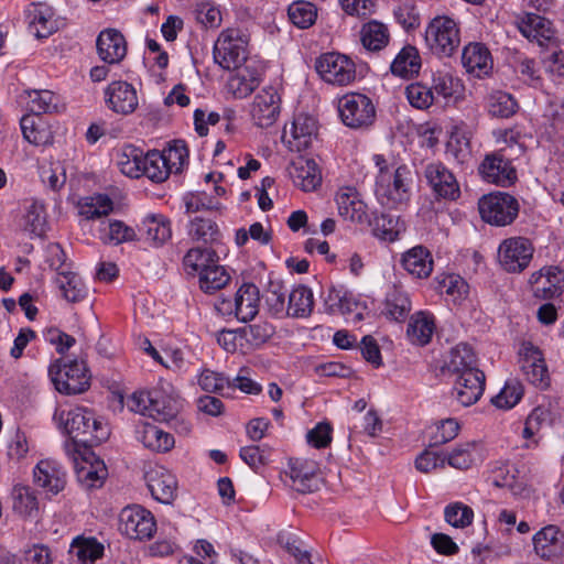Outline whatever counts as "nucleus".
<instances>
[{
	"label": "nucleus",
	"mask_w": 564,
	"mask_h": 564,
	"mask_svg": "<svg viewBox=\"0 0 564 564\" xmlns=\"http://www.w3.org/2000/svg\"><path fill=\"white\" fill-rule=\"evenodd\" d=\"M142 165L143 154L133 148H130L129 152L124 151L118 161L121 173L132 178L142 176Z\"/></svg>",
	"instance_id": "338daca9"
},
{
	"label": "nucleus",
	"mask_w": 564,
	"mask_h": 564,
	"mask_svg": "<svg viewBox=\"0 0 564 564\" xmlns=\"http://www.w3.org/2000/svg\"><path fill=\"white\" fill-rule=\"evenodd\" d=\"M454 390L462 405L469 406L476 403L485 390V373L481 370H474L455 377Z\"/></svg>",
	"instance_id": "412c9836"
},
{
	"label": "nucleus",
	"mask_w": 564,
	"mask_h": 564,
	"mask_svg": "<svg viewBox=\"0 0 564 564\" xmlns=\"http://www.w3.org/2000/svg\"><path fill=\"white\" fill-rule=\"evenodd\" d=\"M370 224L373 236L389 242L397 240L400 232L404 230L403 224L399 221V218L390 214L376 216Z\"/></svg>",
	"instance_id": "09e8293b"
},
{
	"label": "nucleus",
	"mask_w": 564,
	"mask_h": 564,
	"mask_svg": "<svg viewBox=\"0 0 564 564\" xmlns=\"http://www.w3.org/2000/svg\"><path fill=\"white\" fill-rule=\"evenodd\" d=\"M218 256L215 250L210 248H192L183 258V265L187 274L204 273L205 269H209L212 264L218 262Z\"/></svg>",
	"instance_id": "58836bf2"
},
{
	"label": "nucleus",
	"mask_w": 564,
	"mask_h": 564,
	"mask_svg": "<svg viewBox=\"0 0 564 564\" xmlns=\"http://www.w3.org/2000/svg\"><path fill=\"white\" fill-rule=\"evenodd\" d=\"M145 240L155 247L164 245L172 237L171 220L162 214H150L144 217L139 228Z\"/></svg>",
	"instance_id": "2f4dec72"
},
{
	"label": "nucleus",
	"mask_w": 564,
	"mask_h": 564,
	"mask_svg": "<svg viewBox=\"0 0 564 564\" xmlns=\"http://www.w3.org/2000/svg\"><path fill=\"white\" fill-rule=\"evenodd\" d=\"M533 252L534 247L528 238H507L499 245L498 262L505 271L520 273L529 267Z\"/></svg>",
	"instance_id": "1a4fd4ad"
},
{
	"label": "nucleus",
	"mask_w": 564,
	"mask_h": 564,
	"mask_svg": "<svg viewBox=\"0 0 564 564\" xmlns=\"http://www.w3.org/2000/svg\"><path fill=\"white\" fill-rule=\"evenodd\" d=\"M232 70L227 87L236 98H246L259 86L261 78L257 66L243 64Z\"/></svg>",
	"instance_id": "bb28decb"
},
{
	"label": "nucleus",
	"mask_w": 564,
	"mask_h": 564,
	"mask_svg": "<svg viewBox=\"0 0 564 564\" xmlns=\"http://www.w3.org/2000/svg\"><path fill=\"white\" fill-rule=\"evenodd\" d=\"M33 478L48 496H56L66 485V473L51 460H41L34 468Z\"/></svg>",
	"instance_id": "b1692460"
},
{
	"label": "nucleus",
	"mask_w": 564,
	"mask_h": 564,
	"mask_svg": "<svg viewBox=\"0 0 564 564\" xmlns=\"http://www.w3.org/2000/svg\"><path fill=\"white\" fill-rule=\"evenodd\" d=\"M421 68V57L416 47L404 46L391 63V73L402 78L417 75Z\"/></svg>",
	"instance_id": "e433bc0d"
},
{
	"label": "nucleus",
	"mask_w": 564,
	"mask_h": 564,
	"mask_svg": "<svg viewBox=\"0 0 564 564\" xmlns=\"http://www.w3.org/2000/svg\"><path fill=\"white\" fill-rule=\"evenodd\" d=\"M127 405L133 412L149 415L156 421L170 422L177 419L183 408V400L172 390L156 388L132 393Z\"/></svg>",
	"instance_id": "f03ea898"
},
{
	"label": "nucleus",
	"mask_w": 564,
	"mask_h": 564,
	"mask_svg": "<svg viewBox=\"0 0 564 564\" xmlns=\"http://www.w3.org/2000/svg\"><path fill=\"white\" fill-rule=\"evenodd\" d=\"M55 389L64 394L85 392L90 386V375L85 361L70 360L52 365L48 369Z\"/></svg>",
	"instance_id": "39448f33"
},
{
	"label": "nucleus",
	"mask_w": 564,
	"mask_h": 564,
	"mask_svg": "<svg viewBox=\"0 0 564 564\" xmlns=\"http://www.w3.org/2000/svg\"><path fill=\"white\" fill-rule=\"evenodd\" d=\"M486 108L491 117L510 118L518 110V102L508 93L495 90L486 97Z\"/></svg>",
	"instance_id": "79ce46f5"
},
{
	"label": "nucleus",
	"mask_w": 564,
	"mask_h": 564,
	"mask_svg": "<svg viewBox=\"0 0 564 564\" xmlns=\"http://www.w3.org/2000/svg\"><path fill=\"white\" fill-rule=\"evenodd\" d=\"M522 395V384L518 380L511 379L506 382L500 393L492 399V403L500 409H511L521 400Z\"/></svg>",
	"instance_id": "052dcab7"
},
{
	"label": "nucleus",
	"mask_w": 564,
	"mask_h": 564,
	"mask_svg": "<svg viewBox=\"0 0 564 564\" xmlns=\"http://www.w3.org/2000/svg\"><path fill=\"white\" fill-rule=\"evenodd\" d=\"M147 485L152 497L162 502L171 503L177 490L175 476L164 467H155L145 474Z\"/></svg>",
	"instance_id": "aec40b11"
},
{
	"label": "nucleus",
	"mask_w": 564,
	"mask_h": 564,
	"mask_svg": "<svg viewBox=\"0 0 564 564\" xmlns=\"http://www.w3.org/2000/svg\"><path fill=\"white\" fill-rule=\"evenodd\" d=\"M360 40L367 50L380 51L389 42L388 28L379 21H369L361 28Z\"/></svg>",
	"instance_id": "c03bdc74"
},
{
	"label": "nucleus",
	"mask_w": 564,
	"mask_h": 564,
	"mask_svg": "<svg viewBox=\"0 0 564 564\" xmlns=\"http://www.w3.org/2000/svg\"><path fill=\"white\" fill-rule=\"evenodd\" d=\"M260 293L253 283H243L235 296V315L243 323L256 317L259 312Z\"/></svg>",
	"instance_id": "c85d7f7f"
},
{
	"label": "nucleus",
	"mask_w": 564,
	"mask_h": 564,
	"mask_svg": "<svg viewBox=\"0 0 564 564\" xmlns=\"http://www.w3.org/2000/svg\"><path fill=\"white\" fill-rule=\"evenodd\" d=\"M434 328L432 316L424 312H417L410 318L406 336L412 344L424 346L430 343Z\"/></svg>",
	"instance_id": "4c0bfd02"
},
{
	"label": "nucleus",
	"mask_w": 564,
	"mask_h": 564,
	"mask_svg": "<svg viewBox=\"0 0 564 564\" xmlns=\"http://www.w3.org/2000/svg\"><path fill=\"white\" fill-rule=\"evenodd\" d=\"M120 523L122 532L130 539L149 540L156 531L153 514L139 505L123 508L120 512Z\"/></svg>",
	"instance_id": "9b49d317"
},
{
	"label": "nucleus",
	"mask_w": 564,
	"mask_h": 564,
	"mask_svg": "<svg viewBox=\"0 0 564 564\" xmlns=\"http://www.w3.org/2000/svg\"><path fill=\"white\" fill-rule=\"evenodd\" d=\"M230 280L227 270L218 264H212L209 269H205L204 273L198 276L199 288L203 292L213 294L225 288Z\"/></svg>",
	"instance_id": "3c124183"
},
{
	"label": "nucleus",
	"mask_w": 564,
	"mask_h": 564,
	"mask_svg": "<svg viewBox=\"0 0 564 564\" xmlns=\"http://www.w3.org/2000/svg\"><path fill=\"white\" fill-rule=\"evenodd\" d=\"M481 219L503 227L512 224L519 214L518 200L508 193L496 192L482 196L478 203Z\"/></svg>",
	"instance_id": "423d86ee"
},
{
	"label": "nucleus",
	"mask_w": 564,
	"mask_h": 564,
	"mask_svg": "<svg viewBox=\"0 0 564 564\" xmlns=\"http://www.w3.org/2000/svg\"><path fill=\"white\" fill-rule=\"evenodd\" d=\"M444 369L453 377L466 375L468 371L480 370L473 348L467 344H458L449 351Z\"/></svg>",
	"instance_id": "cd10ccee"
},
{
	"label": "nucleus",
	"mask_w": 564,
	"mask_h": 564,
	"mask_svg": "<svg viewBox=\"0 0 564 564\" xmlns=\"http://www.w3.org/2000/svg\"><path fill=\"white\" fill-rule=\"evenodd\" d=\"M164 158L165 165L171 170V173H180L188 158V150L184 141H174V143L163 152H160Z\"/></svg>",
	"instance_id": "e2e57ef3"
},
{
	"label": "nucleus",
	"mask_w": 564,
	"mask_h": 564,
	"mask_svg": "<svg viewBox=\"0 0 564 564\" xmlns=\"http://www.w3.org/2000/svg\"><path fill=\"white\" fill-rule=\"evenodd\" d=\"M412 183V171L402 164L392 173L383 172L381 175H377L375 194L381 205L388 208H398L410 200Z\"/></svg>",
	"instance_id": "7ed1b4c3"
},
{
	"label": "nucleus",
	"mask_w": 564,
	"mask_h": 564,
	"mask_svg": "<svg viewBox=\"0 0 564 564\" xmlns=\"http://www.w3.org/2000/svg\"><path fill=\"white\" fill-rule=\"evenodd\" d=\"M530 283L535 297L555 299L564 292V270L558 267H544L531 274Z\"/></svg>",
	"instance_id": "dca6fc26"
},
{
	"label": "nucleus",
	"mask_w": 564,
	"mask_h": 564,
	"mask_svg": "<svg viewBox=\"0 0 564 564\" xmlns=\"http://www.w3.org/2000/svg\"><path fill=\"white\" fill-rule=\"evenodd\" d=\"M98 56L108 64H118L127 54L123 35L116 29L101 31L96 41Z\"/></svg>",
	"instance_id": "5701e85b"
},
{
	"label": "nucleus",
	"mask_w": 564,
	"mask_h": 564,
	"mask_svg": "<svg viewBox=\"0 0 564 564\" xmlns=\"http://www.w3.org/2000/svg\"><path fill=\"white\" fill-rule=\"evenodd\" d=\"M425 43L433 54L440 57L452 56L460 44L457 22L446 15L433 18L425 30Z\"/></svg>",
	"instance_id": "20e7f679"
},
{
	"label": "nucleus",
	"mask_w": 564,
	"mask_h": 564,
	"mask_svg": "<svg viewBox=\"0 0 564 564\" xmlns=\"http://www.w3.org/2000/svg\"><path fill=\"white\" fill-rule=\"evenodd\" d=\"M171 174V170L166 167L164 158L159 151L149 152L143 156L142 175L149 180L161 183Z\"/></svg>",
	"instance_id": "864d4df0"
},
{
	"label": "nucleus",
	"mask_w": 564,
	"mask_h": 564,
	"mask_svg": "<svg viewBox=\"0 0 564 564\" xmlns=\"http://www.w3.org/2000/svg\"><path fill=\"white\" fill-rule=\"evenodd\" d=\"M281 99L275 88H263L254 97L251 106V117L260 128L271 127L280 115Z\"/></svg>",
	"instance_id": "2eb2a0df"
},
{
	"label": "nucleus",
	"mask_w": 564,
	"mask_h": 564,
	"mask_svg": "<svg viewBox=\"0 0 564 564\" xmlns=\"http://www.w3.org/2000/svg\"><path fill=\"white\" fill-rule=\"evenodd\" d=\"M289 477L291 487L301 494L312 492L317 488L314 467L300 460L290 463Z\"/></svg>",
	"instance_id": "ea45409f"
},
{
	"label": "nucleus",
	"mask_w": 564,
	"mask_h": 564,
	"mask_svg": "<svg viewBox=\"0 0 564 564\" xmlns=\"http://www.w3.org/2000/svg\"><path fill=\"white\" fill-rule=\"evenodd\" d=\"M314 307V296L310 288L297 285L289 293L286 316L293 318L308 317Z\"/></svg>",
	"instance_id": "f704fd0d"
},
{
	"label": "nucleus",
	"mask_w": 564,
	"mask_h": 564,
	"mask_svg": "<svg viewBox=\"0 0 564 564\" xmlns=\"http://www.w3.org/2000/svg\"><path fill=\"white\" fill-rule=\"evenodd\" d=\"M534 550L543 558L557 556L564 545V534L556 525L541 529L533 538Z\"/></svg>",
	"instance_id": "7c9ffc66"
},
{
	"label": "nucleus",
	"mask_w": 564,
	"mask_h": 564,
	"mask_svg": "<svg viewBox=\"0 0 564 564\" xmlns=\"http://www.w3.org/2000/svg\"><path fill=\"white\" fill-rule=\"evenodd\" d=\"M340 216L355 223L368 220L367 206L358 198V194L351 187L338 192L336 196Z\"/></svg>",
	"instance_id": "473e14b6"
},
{
	"label": "nucleus",
	"mask_w": 564,
	"mask_h": 564,
	"mask_svg": "<svg viewBox=\"0 0 564 564\" xmlns=\"http://www.w3.org/2000/svg\"><path fill=\"white\" fill-rule=\"evenodd\" d=\"M29 105L32 116L57 111V97L50 90L29 91Z\"/></svg>",
	"instance_id": "4d7b16f0"
},
{
	"label": "nucleus",
	"mask_w": 564,
	"mask_h": 564,
	"mask_svg": "<svg viewBox=\"0 0 564 564\" xmlns=\"http://www.w3.org/2000/svg\"><path fill=\"white\" fill-rule=\"evenodd\" d=\"M29 25L37 39H46L57 29L53 9L43 3L32 4L28 11Z\"/></svg>",
	"instance_id": "c756f323"
},
{
	"label": "nucleus",
	"mask_w": 564,
	"mask_h": 564,
	"mask_svg": "<svg viewBox=\"0 0 564 564\" xmlns=\"http://www.w3.org/2000/svg\"><path fill=\"white\" fill-rule=\"evenodd\" d=\"M519 30L527 39L543 44V41L551 40L554 35L552 23L538 14L528 13L520 22Z\"/></svg>",
	"instance_id": "c9c22d12"
},
{
	"label": "nucleus",
	"mask_w": 564,
	"mask_h": 564,
	"mask_svg": "<svg viewBox=\"0 0 564 564\" xmlns=\"http://www.w3.org/2000/svg\"><path fill=\"white\" fill-rule=\"evenodd\" d=\"M74 469L79 482L87 488L101 487L108 476L105 463L93 452L85 448L83 453H70Z\"/></svg>",
	"instance_id": "f8f14e48"
},
{
	"label": "nucleus",
	"mask_w": 564,
	"mask_h": 564,
	"mask_svg": "<svg viewBox=\"0 0 564 564\" xmlns=\"http://www.w3.org/2000/svg\"><path fill=\"white\" fill-rule=\"evenodd\" d=\"M319 76L329 84L345 86L355 80V63L346 55L339 53L323 54L315 65Z\"/></svg>",
	"instance_id": "9d476101"
},
{
	"label": "nucleus",
	"mask_w": 564,
	"mask_h": 564,
	"mask_svg": "<svg viewBox=\"0 0 564 564\" xmlns=\"http://www.w3.org/2000/svg\"><path fill=\"white\" fill-rule=\"evenodd\" d=\"M26 229L32 234L41 237L44 235L46 229V215L43 204L33 200L26 207L25 214Z\"/></svg>",
	"instance_id": "69168bd1"
},
{
	"label": "nucleus",
	"mask_w": 564,
	"mask_h": 564,
	"mask_svg": "<svg viewBox=\"0 0 564 564\" xmlns=\"http://www.w3.org/2000/svg\"><path fill=\"white\" fill-rule=\"evenodd\" d=\"M478 171L485 181L501 186L510 185L517 180V173L510 160L505 159L500 152L487 154Z\"/></svg>",
	"instance_id": "f3484780"
},
{
	"label": "nucleus",
	"mask_w": 564,
	"mask_h": 564,
	"mask_svg": "<svg viewBox=\"0 0 564 564\" xmlns=\"http://www.w3.org/2000/svg\"><path fill=\"white\" fill-rule=\"evenodd\" d=\"M54 420L63 425L64 431L70 436V442L65 443L68 455L78 453V445L89 448L99 445L110 435L108 423L84 408H76L68 412L56 411Z\"/></svg>",
	"instance_id": "f257e3e1"
},
{
	"label": "nucleus",
	"mask_w": 564,
	"mask_h": 564,
	"mask_svg": "<svg viewBox=\"0 0 564 564\" xmlns=\"http://www.w3.org/2000/svg\"><path fill=\"white\" fill-rule=\"evenodd\" d=\"M317 134V122L307 113L295 116L290 130L284 129L282 139L291 150L301 151L310 147Z\"/></svg>",
	"instance_id": "6ab92c4d"
},
{
	"label": "nucleus",
	"mask_w": 564,
	"mask_h": 564,
	"mask_svg": "<svg viewBox=\"0 0 564 564\" xmlns=\"http://www.w3.org/2000/svg\"><path fill=\"white\" fill-rule=\"evenodd\" d=\"M69 553L83 563H93L102 556L104 545L95 538L77 536L70 544Z\"/></svg>",
	"instance_id": "49530a36"
},
{
	"label": "nucleus",
	"mask_w": 564,
	"mask_h": 564,
	"mask_svg": "<svg viewBox=\"0 0 564 564\" xmlns=\"http://www.w3.org/2000/svg\"><path fill=\"white\" fill-rule=\"evenodd\" d=\"M492 485L498 488H508L513 496H520L525 491L527 482L519 475L514 465H503L497 468L492 475Z\"/></svg>",
	"instance_id": "a19ab883"
},
{
	"label": "nucleus",
	"mask_w": 564,
	"mask_h": 564,
	"mask_svg": "<svg viewBox=\"0 0 564 564\" xmlns=\"http://www.w3.org/2000/svg\"><path fill=\"white\" fill-rule=\"evenodd\" d=\"M424 176L437 197L454 200L459 196L458 183L444 164L429 163L424 169Z\"/></svg>",
	"instance_id": "a211bd4d"
},
{
	"label": "nucleus",
	"mask_w": 564,
	"mask_h": 564,
	"mask_svg": "<svg viewBox=\"0 0 564 564\" xmlns=\"http://www.w3.org/2000/svg\"><path fill=\"white\" fill-rule=\"evenodd\" d=\"M63 296L72 303L83 301L88 294V288L83 282L82 278L73 272L64 273L56 280Z\"/></svg>",
	"instance_id": "8fccbe9b"
},
{
	"label": "nucleus",
	"mask_w": 564,
	"mask_h": 564,
	"mask_svg": "<svg viewBox=\"0 0 564 564\" xmlns=\"http://www.w3.org/2000/svg\"><path fill=\"white\" fill-rule=\"evenodd\" d=\"M291 22L300 29L312 26L317 18L315 6L307 1L293 2L288 10Z\"/></svg>",
	"instance_id": "6e6d98bb"
},
{
	"label": "nucleus",
	"mask_w": 564,
	"mask_h": 564,
	"mask_svg": "<svg viewBox=\"0 0 564 564\" xmlns=\"http://www.w3.org/2000/svg\"><path fill=\"white\" fill-rule=\"evenodd\" d=\"M105 102L111 111L129 116L137 110L139 98L133 85L126 80H115L105 89Z\"/></svg>",
	"instance_id": "4468645a"
},
{
	"label": "nucleus",
	"mask_w": 564,
	"mask_h": 564,
	"mask_svg": "<svg viewBox=\"0 0 564 564\" xmlns=\"http://www.w3.org/2000/svg\"><path fill=\"white\" fill-rule=\"evenodd\" d=\"M246 44L239 29L224 30L214 45L215 62L224 69L242 66L247 59Z\"/></svg>",
	"instance_id": "6e6552de"
},
{
	"label": "nucleus",
	"mask_w": 564,
	"mask_h": 564,
	"mask_svg": "<svg viewBox=\"0 0 564 564\" xmlns=\"http://www.w3.org/2000/svg\"><path fill=\"white\" fill-rule=\"evenodd\" d=\"M24 139L34 145H46L52 141L51 131L42 127V118L39 116L25 115L20 121Z\"/></svg>",
	"instance_id": "37998d69"
},
{
	"label": "nucleus",
	"mask_w": 564,
	"mask_h": 564,
	"mask_svg": "<svg viewBox=\"0 0 564 564\" xmlns=\"http://www.w3.org/2000/svg\"><path fill=\"white\" fill-rule=\"evenodd\" d=\"M288 290L279 282H271L265 293V304L274 316H286L285 295Z\"/></svg>",
	"instance_id": "680f3d73"
},
{
	"label": "nucleus",
	"mask_w": 564,
	"mask_h": 564,
	"mask_svg": "<svg viewBox=\"0 0 564 564\" xmlns=\"http://www.w3.org/2000/svg\"><path fill=\"white\" fill-rule=\"evenodd\" d=\"M135 438L152 452L165 453L174 446L172 434L144 420L135 424Z\"/></svg>",
	"instance_id": "393cba45"
},
{
	"label": "nucleus",
	"mask_w": 564,
	"mask_h": 564,
	"mask_svg": "<svg viewBox=\"0 0 564 564\" xmlns=\"http://www.w3.org/2000/svg\"><path fill=\"white\" fill-rule=\"evenodd\" d=\"M187 231L193 240L203 241L205 243L215 241L218 236L216 223L200 217H196L189 223Z\"/></svg>",
	"instance_id": "13d9d810"
},
{
	"label": "nucleus",
	"mask_w": 564,
	"mask_h": 564,
	"mask_svg": "<svg viewBox=\"0 0 564 564\" xmlns=\"http://www.w3.org/2000/svg\"><path fill=\"white\" fill-rule=\"evenodd\" d=\"M462 63L467 73L481 78L492 69L489 50L481 43H469L463 50Z\"/></svg>",
	"instance_id": "a878e982"
},
{
	"label": "nucleus",
	"mask_w": 564,
	"mask_h": 564,
	"mask_svg": "<svg viewBox=\"0 0 564 564\" xmlns=\"http://www.w3.org/2000/svg\"><path fill=\"white\" fill-rule=\"evenodd\" d=\"M519 356L527 380L541 389L549 387L550 376L541 350L531 343H523Z\"/></svg>",
	"instance_id": "ddd939ff"
},
{
	"label": "nucleus",
	"mask_w": 564,
	"mask_h": 564,
	"mask_svg": "<svg viewBox=\"0 0 564 564\" xmlns=\"http://www.w3.org/2000/svg\"><path fill=\"white\" fill-rule=\"evenodd\" d=\"M338 112L343 123L351 129L370 127L376 109L370 98L361 94H348L339 99Z\"/></svg>",
	"instance_id": "0eeeda50"
},
{
	"label": "nucleus",
	"mask_w": 564,
	"mask_h": 564,
	"mask_svg": "<svg viewBox=\"0 0 564 564\" xmlns=\"http://www.w3.org/2000/svg\"><path fill=\"white\" fill-rule=\"evenodd\" d=\"M410 311L411 301L405 292L393 289L387 294L383 313L388 318L395 322H403Z\"/></svg>",
	"instance_id": "a18cd8bd"
},
{
	"label": "nucleus",
	"mask_w": 564,
	"mask_h": 564,
	"mask_svg": "<svg viewBox=\"0 0 564 564\" xmlns=\"http://www.w3.org/2000/svg\"><path fill=\"white\" fill-rule=\"evenodd\" d=\"M79 214L86 219H98L108 216L113 209V203L107 195L86 197L79 203Z\"/></svg>",
	"instance_id": "603ef678"
},
{
	"label": "nucleus",
	"mask_w": 564,
	"mask_h": 564,
	"mask_svg": "<svg viewBox=\"0 0 564 564\" xmlns=\"http://www.w3.org/2000/svg\"><path fill=\"white\" fill-rule=\"evenodd\" d=\"M100 238L106 243L117 246L126 241H133L135 239V231L124 223L113 220L100 229Z\"/></svg>",
	"instance_id": "5fc2aeb1"
},
{
	"label": "nucleus",
	"mask_w": 564,
	"mask_h": 564,
	"mask_svg": "<svg viewBox=\"0 0 564 564\" xmlns=\"http://www.w3.org/2000/svg\"><path fill=\"white\" fill-rule=\"evenodd\" d=\"M476 443H465L458 445L449 455L446 462L449 466L457 469H467L475 462Z\"/></svg>",
	"instance_id": "774afa93"
},
{
	"label": "nucleus",
	"mask_w": 564,
	"mask_h": 564,
	"mask_svg": "<svg viewBox=\"0 0 564 564\" xmlns=\"http://www.w3.org/2000/svg\"><path fill=\"white\" fill-rule=\"evenodd\" d=\"M444 517L452 527L464 529L473 523L474 511L463 502H454L445 508Z\"/></svg>",
	"instance_id": "bf43d9fd"
},
{
	"label": "nucleus",
	"mask_w": 564,
	"mask_h": 564,
	"mask_svg": "<svg viewBox=\"0 0 564 564\" xmlns=\"http://www.w3.org/2000/svg\"><path fill=\"white\" fill-rule=\"evenodd\" d=\"M405 94L409 102L417 109H427L435 100L432 88L422 83L410 84Z\"/></svg>",
	"instance_id": "0e129e2a"
},
{
	"label": "nucleus",
	"mask_w": 564,
	"mask_h": 564,
	"mask_svg": "<svg viewBox=\"0 0 564 564\" xmlns=\"http://www.w3.org/2000/svg\"><path fill=\"white\" fill-rule=\"evenodd\" d=\"M402 267L411 275L423 279L427 278L433 269V259L430 251L422 247L416 246L406 251L402 256Z\"/></svg>",
	"instance_id": "72a5a7b5"
},
{
	"label": "nucleus",
	"mask_w": 564,
	"mask_h": 564,
	"mask_svg": "<svg viewBox=\"0 0 564 564\" xmlns=\"http://www.w3.org/2000/svg\"><path fill=\"white\" fill-rule=\"evenodd\" d=\"M289 175L304 192L314 191L322 183L321 170L314 159L296 158L289 167Z\"/></svg>",
	"instance_id": "4be33fe9"
},
{
	"label": "nucleus",
	"mask_w": 564,
	"mask_h": 564,
	"mask_svg": "<svg viewBox=\"0 0 564 564\" xmlns=\"http://www.w3.org/2000/svg\"><path fill=\"white\" fill-rule=\"evenodd\" d=\"M13 510L23 517H33L39 512V502L33 489L15 485L12 490Z\"/></svg>",
	"instance_id": "de8ad7c7"
}]
</instances>
